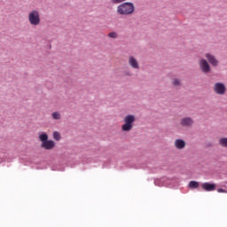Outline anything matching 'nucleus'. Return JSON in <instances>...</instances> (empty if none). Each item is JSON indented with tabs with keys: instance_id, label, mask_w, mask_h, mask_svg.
I'll return each instance as SVG.
<instances>
[{
	"instance_id": "16",
	"label": "nucleus",
	"mask_w": 227,
	"mask_h": 227,
	"mask_svg": "<svg viewBox=\"0 0 227 227\" xmlns=\"http://www.w3.org/2000/svg\"><path fill=\"white\" fill-rule=\"evenodd\" d=\"M108 36H109V38L116 39V38H118V33L111 32V33L108 34Z\"/></svg>"
},
{
	"instance_id": "15",
	"label": "nucleus",
	"mask_w": 227,
	"mask_h": 227,
	"mask_svg": "<svg viewBox=\"0 0 227 227\" xmlns=\"http://www.w3.org/2000/svg\"><path fill=\"white\" fill-rule=\"evenodd\" d=\"M53 139H55V141H60L61 135L59 134V132L58 131L53 132Z\"/></svg>"
},
{
	"instance_id": "12",
	"label": "nucleus",
	"mask_w": 227,
	"mask_h": 227,
	"mask_svg": "<svg viewBox=\"0 0 227 227\" xmlns=\"http://www.w3.org/2000/svg\"><path fill=\"white\" fill-rule=\"evenodd\" d=\"M218 143L223 148H227V137H221Z\"/></svg>"
},
{
	"instance_id": "11",
	"label": "nucleus",
	"mask_w": 227,
	"mask_h": 227,
	"mask_svg": "<svg viewBox=\"0 0 227 227\" xmlns=\"http://www.w3.org/2000/svg\"><path fill=\"white\" fill-rule=\"evenodd\" d=\"M201 187L204 191H207V192L215 191V184L204 183L201 184Z\"/></svg>"
},
{
	"instance_id": "3",
	"label": "nucleus",
	"mask_w": 227,
	"mask_h": 227,
	"mask_svg": "<svg viewBox=\"0 0 227 227\" xmlns=\"http://www.w3.org/2000/svg\"><path fill=\"white\" fill-rule=\"evenodd\" d=\"M134 121H136V116L129 114L124 117V124L121 126V130L123 132H130L134 128Z\"/></svg>"
},
{
	"instance_id": "17",
	"label": "nucleus",
	"mask_w": 227,
	"mask_h": 227,
	"mask_svg": "<svg viewBox=\"0 0 227 227\" xmlns=\"http://www.w3.org/2000/svg\"><path fill=\"white\" fill-rule=\"evenodd\" d=\"M173 85H174V86H180V80L175 79V80L173 81Z\"/></svg>"
},
{
	"instance_id": "7",
	"label": "nucleus",
	"mask_w": 227,
	"mask_h": 227,
	"mask_svg": "<svg viewBox=\"0 0 227 227\" xmlns=\"http://www.w3.org/2000/svg\"><path fill=\"white\" fill-rule=\"evenodd\" d=\"M180 125H182V127H191L192 125H194V120L191 117H184L180 121Z\"/></svg>"
},
{
	"instance_id": "4",
	"label": "nucleus",
	"mask_w": 227,
	"mask_h": 227,
	"mask_svg": "<svg viewBox=\"0 0 227 227\" xmlns=\"http://www.w3.org/2000/svg\"><path fill=\"white\" fill-rule=\"evenodd\" d=\"M28 22L30 26H40V12L37 10H32L30 12H28Z\"/></svg>"
},
{
	"instance_id": "2",
	"label": "nucleus",
	"mask_w": 227,
	"mask_h": 227,
	"mask_svg": "<svg viewBox=\"0 0 227 227\" xmlns=\"http://www.w3.org/2000/svg\"><path fill=\"white\" fill-rule=\"evenodd\" d=\"M39 140L41 141V146L44 150H53L56 147V142L54 140H49V135L43 133L39 135Z\"/></svg>"
},
{
	"instance_id": "13",
	"label": "nucleus",
	"mask_w": 227,
	"mask_h": 227,
	"mask_svg": "<svg viewBox=\"0 0 227 227\" xmlns=\"http://www.w3.org/2000/svg\"><path fill=\"white\" fill-rule=\"evenodd\" d=\"M198 187H200V183H198L196 181H191L189 183V188L190 189H198Z\"/></svg>"
},
{
	"instance_id": "6",
	"label": "nucleus",
	"mask_w": 227,
	"mask_h": 227,
	"mask_svg": "<svg viewBox=\"0 0 227 227\" xmlns=\"http://www.w3.org/2000/svg\"><path fill=\"white\" fill-rule=\"evenodd\" d=\"M199 67L200 68V70L204 73V74H208L210 73V64H208V61H207V59H201L199 61Z\"/></svg>"
},
{
	"instance_id": "8",
	"label": "nucleus",
	"mask_w": 227,
	"mask_h": 227,
	"mask_svg": "<svg viewBox=\"0 0 227 227\" xmlns=\"http://www.w3.org/2000/svg\"><path fill=\"white\" fill-rule=\"evenodd\" d=\"M206 58L208 61V63H210V65H212V67H217V65H219V61L217 60V59H215V57L210 53H207L206 54Z\"/></svg>"
},
{
	"instance_id": "10",
	"label": "nucleus",
	"mask_w": 227,
	"mask_h": 227,
	"mask_svg": "<svg viewBox=\"0 0 227 227\" xmlns=\"http://www.w3.org/2000/svg\"><path fill=\"white\" fill-rule=\"evenodd\" d=\"M174 145L177 150H184V148H185L186 144L184 139L179 138L175 140Z\"/></svg>"
},
{
	"instance_id": "9",
	"label": "nucleus",
	"mask_w": 227,
	"mask_h": 227,
	"mask_svg": "<svg viewBox=\"0 0 227 227\" xmlns=\"http://www.w3.org/2000/svg\"><path fill=\"white\" fill-rule=\"evenodd\" d=\"M129 65L131 68H135L136 70H138L139 68V62H137V59L132 56L129 58Z\"/></svg>"
},
{
	"instance_id": "1",
	"label": "nucleus",
	"mask_w": 227,
	"mask_h": 227,
	"mask_svg": "<svg viewBox=\"0 0 227 227\" xmlns=\"http://www.w3.org/2000/svg\"><path fill=\"white\" fill-rule=\"evenodd\" d=\"M135 10L134 4L126 2L117 7V13L119 15H132Z\"/></svg>"
},
{
	"instance_id": "14",
	"label": "nucleus",
	"mask_w": 227,
	"mask_h": 227,
	"mask_svg": "<svg viewBox=\"0 0 227 227\" xmlns=\"http://www.w3.org/2000/svg\"><path fill=\"white\" fill-rule=\"evenodd\" d=\"M53 120H61V114H59V112H54L51 114Z\"/></svg>"
},
{
	"instance_id": "5",
	"label": "nucleus",
	"mask_w": 227,
	"mask_h": 227,
	"mask_svg": "<svg viewBox=\"0 0 227 227\" xmlns=\"http://www.w3.org/2000/svg\"><path fill=\"white\" fill-rule=\"evenodd\" d=\"M216 95H224L226 93V86L223 82H216L213 88Z\"/></svg>"
},
{
	"instance_id": "18",
	"label": "nucleus",
	"mask_w": 227,
	"mask_h": 227,
	"mask_svg": "<svg viewBox=\"0 0 227 227\" xmlns=\"http://www.w3.org/2000/svg\"><path fill=\"white\" fill-rule=\"evenodd\" d=\"M217 192H223V193L227 194V190H224V189H223V188H219V189L217 190Z\"/></svg>"
}]
</instances>
